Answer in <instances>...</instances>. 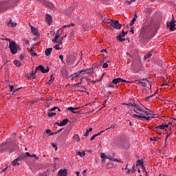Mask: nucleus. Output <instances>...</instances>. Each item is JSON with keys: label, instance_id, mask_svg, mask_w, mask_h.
I'll return each instance as SVG.
<instances>
[{"label": "nucleus", "instance_id": "obj_1", "mask_svg": "<svg viewBox=\"0 0 176 176\" xmlns=\"http://www.w3.org/2000/svg\"><path fill=\"white\" fill-rule=\"evenodd\" d=\"M122 105H126L128 108H133V111L136 114H133L132 117L135 119H138V120H151V119H153V116L149 112L145 111V109H148L145 108V107L140 106L137 104L132 103H123Z\"/></svg>", "mask_w": 176, "mask_h": 176}, {"label": "nucleus", "instance_id": "obj_2", "mask_svg": "<svg viewBox=\"0 0 176 176\" xmlns=\"http://www.w3.org/2000/svg\"><path fill=\"white\" fill-rule=\"evenodd\" d=\"M10 50L12 54H16L17 50H19V45L16 43V41H10L9 44Z\"/></svg>", "mask_w": 176, "mask_h": 176}, {"label": "nucleus", "instance_id": "obj_3", "mask_svg": "<svg viewBox=\"0 0 176 176\" xmlns=\"http://www.w3.org/2000/svg\"><path fill=\"white\" fill-rule=\"evenodd\" d=\"M107 23H109L110 25H111V27H113V28H116V30H120V28H122V25L119 23V21L107 19Z\"/></svg>", "mask_w": 176, "mask_h": 176}, {"label": "nucleus", "instance_id": "obj_4", "mask_svg": "<svg viewBox=\"0 0 176 176\" xmlns=\"http://www.w3.org/2000/svg\"><path fill=\"white\" fill-rule=\"evenodd\" d=\"M168 129V124L166 123H162L161 125H158L154 128V131L158 134H162L161 130H167Z\"/></svg>", "mask_w": 176, "mask_h": 176}, {"label": "nucleus", "instance_id": "obj_5", "mask_svg": "<svg viewBox=\"0 0 176 176\" xmlns=\"http://www.w3.org/2000/svg\"><path fill=\"white\" fill-rule=\"evenodd\" d=\"M13 144L12 142H6L0 145V152H3V151H8V149H12Z\"/></svg>", "mask_w": 176, "mask_h": 176}, {"label": "nucleus", "instance_id": "obj_6", "mask_svg": "<svg viewBox=\"0 0 176 176\" xmlns=\"http://www.w3.org/2000/svg\"><path fill=\"white\" fill-rule=\"evenodd\" d=\"M69 27H71V25H64L63 26L62 29H59L57 32L56 35L55 36V37L54 38V39L52 40V42H56L57 41H58V38H60V36L62 35L63 34V30L65 28H69Z\"/></svg>", "mask_w": 176, "mask_h": 176}, {"label": "nucleus", "instance_id": "obj_7", "mask_svg": "<svg viewBox=\"0 0 176 176\" xmlns=\"http://www.w3.org/2000/svg\"><path fill=\"white\" fill-rule=\"evenodd\" d=\"M175 23H176L175 19H174V16H173L170 23H167V27H168L170 31H175L176 30Z\"/></svg>", "mask_w": 176, "mask_h": 176}, {"label": "nucleus", "instance_id": "obj_8", "mask_svg": "<svg viewBox=\"0 0 176 176\" xmlns=\"http://www.w3.org/2000/svg\"><path fill=\"white\" fill-rule=\"evenodd\" d=\"M38 71H41L43 74H47V72H49V68L45 69V67L39 65L36 68L35 74H36Z\"/></svg>", "mask_w": 176, "mask_h": 176}, {"label": "nucleus", "instance_id": "obj_9", "mask_svg": "<svg viewBox=\"0 0 176 176\" xmlns=\"http://www.w3.org/2000/svg\"><path fill=\"white\" fill-rule=\"evenodd\" d=\"M129 32H124V30H122V33L119 34L118 36V39L120 42H124L126 41V38H124L126 35H127Z\"/></svg>", "mask_w": 176, "mask_h": 176}, {"label": "nucleus", "instance_id": "obj_10", "mask_svg": "<svg viewBox=\"0 0 176 176\" xmlns=\"http://www.w3.org/2000/svg\"><path fill=\"white\" fill-rule=\"evenodd\" d=\"M29 27L31 28V32L35 36H39V33L38 32V30L35 28V27L32 26L31 23H29Z\"/></svg>", "mask_w": 176, "mask_h": 176}, {"label": "nucleus", "instance_id": "obj_11", "mask_svg": "<svg viewBox=\"0 0 176 176\" xmlns=\"http://www.w3.org/2000/svg\"><path fill=\"white\" fill-rule=\"evenodd\" d=\"M68 175V169H60L58 172L57 176H67Z\"/></svg>", "mask_w": 176, "mask_h": 176}, {"label": "nucleus", "instance_id": "obj_12", "mask_svg": "<svg viewBox=\"0 0 176 176\" xmlns=\"http://www.w3.org/2000/svg\"><path fill=\"white\" fill-rule=\"evenodd\" d=\"M120 82H125V83H129V81L124 80L121 78H118L112 80V83H113L114 85H118V83H120Z\"/></svg>", "mask_w": 176, "mask_h": 176}, {"label": "nucleus", "instance_id": "obj_13", "mask_svg": "<svg viewBox=\"0 0 176 176\" xmlns=\"http://www.w3.org/2000/svg\"><path fill=\"white\" fill-rule=\"evenodd\" d=\"M116 142L117 143V144L121 145V146H123V142H124V138L123 136H120L116 140Z\"/></svg>", "mask_w": 176, "mask_h": 176}, {"label": "nucleus", "instance_id": "obj_14", "mask_svg": "<svg viewBox=\"0 0 176 176\" xmlns=\"http://www.w3.org/2000/svg\"><path fill=\"white\" fill-rule=\"evenodd\" d=\"M80 76H82V75L80 74V72H78L71 75V79L72 80H74V79H76V78H80Z\"/></svg>", "mask_w": 176, "mask_h": 176}, {"label": "nucleus", "instance_id": "obj_15", "mask_svg": "<svg viewBox=\"0 0 176 176\" xmlns=\"http://www.w3.org/2000/svg\"><path fill=\"white\" fill-rule=\"evenodd\" d=\"M45 20L48 23L49 25H50V24H52L53 22V19H52V16L50 14L45 15Z\"/></svg>", "mask_w": 176, "mask_h": 176}, {"label": "nucleus", "instance_id": "obj_16", "mask_svg": "<svg viewBox=\"0 0 176 176\" xmlns=\"http://www.w3.org/2000/svg\"><path fill=\"white\" fill-rule=\"evenodd\" d=\"M75 61V58L73 56H69L67 58V63L69 64H72Z\"/></svg>", "mask_w": 176, "mask_h": 176}, {"label": "nucleus", "instance_id": "obj_17", "mask_svg": "<svg viewBox=\"0 0 176 176\" xmlns=\"http://www.w3.org/2000/svg\"><path fill=\"white\" fill-rule=\"evenodd\" d=\"M148 26H144L142 28L140 34H141V35H145V34H148Z\"/></svg>", "mask_w": 176, "mask_h": 176}, {"label": "nucleus", "instance_id": "obj_18", "mask_svg": "<svg viewBox=\"0 0 176 176\" xmlns=\"http://www.w3.org/2000/svg\"><path fill=\"white\" fill-rule=\"evenodd\" d=\"M21 161V157L16 158V160L12 161V166H17V165L20 164Z\"/></svg>", "mask_w": 176, "mask_h": 176}, {"label": "nucleus", "instance_id": "obj_19", "mask_svg": "<svg viewBox=\"0 0 176 176\" xmlns=\"http://www.w3.org/2000/svg\"><path fill=\"white\" fill-rule=\"evenodd\" d=\"M140 85H142V86H143L144 87H146V86L149 85V81L146 80V78H143V80H142Z\"/></svg>", "mask_w": 176, "mask_h": 176}, {"label": "nucleus", "instance_id": "obj_20", "mask_svg": "<svg viewBox=\"0 0 176 176\" xmlns=\"http://www.w3.org/2000/svg\"><path fill=\"white\" fill-rule=\"evenodd\" d=\"M53 50V48H47L45 51V54L46 57H49L50 54H52V51Z\"/></svg>", "mask_w": 176, "mask_h": 176}, {"label": "nucleus", "instance_id": "obj_21", "mask_svg": "<svg viewBox=\"0 0 176 176\" xmlns=\"http://www.w3.org/2000/svg\"><path fill=\"white\" fill-rule=\"evenodd\" d=\"M136 166H141V167H142L143 170H145V166H144V162L141 160H138L136 162Z\"/></svg>", "mask_w": 176, "mask_h": 176}, {"label": "nucleus", "instance_id": "obj_22", "mask_svg": "<svg viewBox=\"0 0 176 176\" xmlns=\"http://www.w3.org/2000/svg\"><path fill=\"white\" fill-rule=\"evenodd\" d=\"M69 120L68 118H66L63 120H62L59 124L58 126H66V124L68 123Z\"/></svg>", "mask_w": 176, "mask_h": 176}, {"label": "nucleus", "instance_id": "obj_23", "mask_svg": "<svg viewBox=\"0 0 176 176\" xmlns=\"http://www.w3.org/2000/svg\"><path fill=\"white\" fill-rule=\"evenodd\" d=\"M6 25H8V27L14 28L16 27V25H17V23L12 22V21H10L9 22H6Z\"/></svg>", "mask_w": 176, "mask_h": 176}, {"label": "nucleus", "instance_id": "obj_24", "mask_svg": "<svg viewBox=\"0 0 176 176\" xmlns=\"http://www.w3.org/2000/svg\"><path fill=\"white\" fill-rule=\"evenodd\" d=\"M5 6H6V3H3V2L0 3V12H3L4 10H6V8H5Z\"/></svg>", "mask_w": 176, "mask_h": 176}, {"label": "nucleus", "instance_id": "obj_25", "mask_svg": "<svg viewBox=\"0 0 176 176\" xmlns=\"http://www.w3.org/2000/svg\"><path fill=\"white\" fill-rule=\"evenodd\" d=\"M86 152H87V151H85L82 152L78 151L76 153L77 156H80V157H83L84 156H86Z\"/></svg>", "mask_w": 176, "mask_h": 176}, {"label": "nucleus", "instance_id": "obj_26", "mask_svg": "<svg viewBox=\"0 0 176 176\" xmlns=\"http://www.w3.org/2000/svg\"><path fill=\"white\" fill-rule=\"evenodd\" d=\"M135 20H137V14H134L133 19L131 20V23H129L130 27H133V25H134V23H135Z\"/></svg>", "mask_w": 176, "mask_h": 176}, {"label": "nucleus", "instance_id": "obj_27", "mask_svg": "<svg viewBox=\"0 0 176 176\" xmlns=\"http://www.w3.org/2000/svg\"><path fill=\"white\" fill-rule=\"evenodd\" d=\"M73 140H74V141H76V142H80V138L79 137V135H78V134H75L73 136Z\"/></svg>", "mask_w": 176, "mask_h": 176}, {"label": "nucleus", "instance_id": "obj_28", "mask_svg": "<svg viewBox=\"0 0 176 176\" xmlns=\"http://www.w3.org/2000/svg\"><path fill=\"white\" fill-rule=\"evenodd\" d=\"M104 131H101L99 133L93 135V136L90 138V141H93L94 140H96V137H98V135L102 134Z\"/></svg>", "mask_w": 176, "mask_h": 176}, {"label": "nucleus", "instance_id": "obj_29", "mask_svg": "<svg viewBox=\"0 0 176 176\" xmlns=\"http://www.w3.org/2000/svg\"><path fill=\"white\" fill-rule=\"evenodd\" d=\"M78 109H79V108H78V107H71L67 108V110L71 111L72 112V113H76V111H76Z\"/></svg>", "mask_w": 176, "mask_h": 176}, {"label": "nucleus", "instance_id": "obj_30", "mask_svg": "<svg viewBox=\"0 0 176 176\" xmlns=\"http://www.w3.org/2000/svg\"><path fill=\"white\" fill-rule=\"evenodd\" d=\"M86 71L87 75H93L94 74V69L93 68L87 69Z\"/></svg>", "mask_w": 176, "mask_h": 176}, {"label": "nucleus", "instance_id": "obj_31", "mask_svg": "<svg viewBox=\"0 0 176 176\" xmlns=\"http://www.w3.org/2000/svg\"><path fill=\"white\" fill-rule=\"evenodd\" d=\"M63 39H64V37L61 36L60 37L59 40H56V41H52L53 43H58V45H63Z\"/></svg>", "mask_w": 176, "mask_h": 176}, {"label": "nucleus", "instance_id": "obj_32", "mask_svg": "<svg viewBox=\"0 0 176 176\" xmlns=\"http://www.w3.org/2000/svg\"><path fill=\"white\" fill-rule=\"evenodd\" d=\"M93 131V128H89V129L87 130L85 133L84 134L85 137H89V134Z\"/></svg>", "mask_w": 176, "mask_h": 176}, {"label": "nucleus", "instance_id": "obj_33", "mask_svg": "<svg viewBox=\"0 0 176 176\" xmlns=\"http://www.w3.org/2000/svg\"><path fill=\"white\" fill-rule=\"evenodd\" d=\"M14 64L16 65V67H21V62L18 60H14Z\"/></svg>", "mask_w": 176, "mask_h": 176}, {"label": "nucleus", "instance_id": "obj_34", "mask_svg": "<svg viewBox=\"0 0 176 176\" xmlns=\"http://www.w3.org/2000/svg\"><path fill=\"white\" fill-rule=\"evenodd\" d=\"M30 54L33 56L35 57L36 56V53H35V51L34 50V47H32L30 49Z\"/></svg>", "mask_w": 176, "mask_h": 176}, {"label": "nucleus", "instance_id": "obj_35", "mask_svg": "<svg viewBox=\"0 0 176 176\" xmlns=\"http://www.w3.org/2000/svg\"><path fill=\"white\" fill-rule=\"evenodd\" d=\"M10 91H13V93H16V91H17V90H19V89H14V87L13 85H10Z\"/></svg>", "mask_w": 176, "mask_h": 176}, {"label": "nucleus", "instance_id": "obj_36", "mask_svg": "<svg viewBox=\"0 0 176 176\" xmlns=\"http://www.w3.org/2000/svg\"><path fill=\"white\" fill-rule=\"evenodd\" d=\"M36 73H35V70H34V73H32L29 74V78H30V79H35V74Z\"/></svg>", "mask_w": 176, "mask_h": 176}, {"label": "nucleus", "instance_id": "obj_37", "mask_svg": "<svg viewBox=\"0 0 176 176\" xmlns=\"http://www.w3.org/2000/svg\"><path fill=\"white\" fill-rule=\"evenodd\" d=\"M79 72H80V74L81 76H82V75H85V74H87V70L86 69H82V70L79 71Z\"/></svg>", "mask_w": 176, "mask_h": 176}, {"label": "nucleus", "instance_id": "obj_38", "mask_svg": "<svg viewBox=\"0 0 176 176\" xmlns=\"http://www.w3.org/2000/svg\"><path fill=\"white\" fill-rule=\"evenodd\" d=\"M152 57V52H149L148 54H146L145 58H151Z\"/></svg>", "mask_w": 176, "mask_h": 176}, {"label": "nucleus", "instance_id": "obj_39", "mask_svg": "<svg viewBox=\"0 0 176 176\" xmlns=\"http://www.w3.org/2000/svg\"><path fill=\"white\" fill-rule=\"evenodd\" d=\"M151 141H155V142H157V141H160V138H156V137H154L153 138H151Z\"/></svg>", "mask_w": 176, "mask_h": 176}, {"label": "nucleus", "instance_id": "obj_40", "mask_svg": "<svg viewBox=\"0 0 176 176\" xmlns=\"http://www.w3.org/2000/svg\"><path fill=\"white\" fill-rule=\"evenodd\" d=\"M100 157L102 158V159H107V155H105V153H101L100 154Z\"/></svg>", "mask_w": 176, "mask_h": 176}, {"label": "nucleus", "instance_id": "obj_41", "mask_svg": "<svg viewBox=\"0 0 176 176\" xmlns=\"http://www.w3.org/2000/svg\"><path fill=\"white\" fill-rule=\"evenodd\" d=\"M56 115H57V113H48L49 118H52V116H56Z\"/></svg>", "mask_w": 176, "mask_h": 176}, {"label": "nucleus", "instance_id": "obj_42", "mask_svg": "<svg viewBox=\"0 0 176 176\" xmlns=\"http://www.w3.org/2000/svg\"><path fill=\"white\" fill-rule=\"evenodd\" d=\"M113 162H118V163H122V160L120 158H114Z\"/></svg>", "mask_w": 176, "mask_h": 176}, {"label": "nucleus", "instance_id": "obj_43", "mask_svg": "<svg viewBox=\"0 0 176 176\" xmlns=\"http://www.w3.org/2000/svg\"><path fill=\"white\" fill-rule=\"evenodd\" d=\"M54 49L56 50H60L61 48L60 47V45H56L54 46Z\"/></svg>", "mask_w": 176, "mask_h": 176}, {"label": "nucleus", "instance_id": "obj_44", "mask_svg": "<svg viewBox=\"0 0 176 176\" xmlns=\"http://www.w3.org/2000/svg\"><path fill=\"white\" fill-rule=\"evenodd\" d=\"M52 133V131L50 129H47L46 130V133L47 134H50V135H54V133Z\"/></svg>", "mask_w": 176, "mask_h": 176}, {"label": "nucleus", "instance_id": "obj_45", "mask_svg": "<svg viewBox=\"0 0 176 176\" xmlns=\"http://www.w3.org/2000/svg\"><path fill=\"white\" fill-rule=\"evenodd\" d=\"M30 157H35L37 160L39 159V157H36V155L35 154L30 155Z\"/></svg>", "mask_w": 176, "mask_h": 176}, {"label": "nucleus", "instance_id": "obj_46", "mask_svg": "<svg viewBox=\"0 0 176 176\" xmlns=\"http://www.w3.org/2000/svg\"><path fill=\"white\" fill-rule=\"evenodd\" d=\"M59 58H60V60H61L62 63L64 62V56L63 55H60Z\"/></svg>", "mask_w": 176, "mask_h": 176}, {"label": "nucleus", "instance_id": "obj_47", "mask_svg": "<svg viewBox=\"0 0 176 176\" xmlns=\"http://www.w3.org/2000/svg\"><path fill=\"white\" fill-rule=\"evenodd\" d=\"M142 80H143V79H141L140 80H136L135 82H138V83H137L138 85H141V83H142Z\"/></svg>", "mask_w": 176, "mask_h": 176}, {"label": "nucleus", "instance_id": "obj_48", "mask_svg": "<svg viewBox=\"0 0 176 176\" xmlns=\"http://www.w3.org/2000/svg\"><path fill=\"white\" fill-rule=\"evenodd\" d=\"M102 68H108V63H105L102 65Z\"/></svg>", "mask_w": 176, "mask_h": 176}, {"label": "nucleus", "instance_id": "obj_49", "mask_svg": "<svg viewBox=\"0 0 176 176\" xmlns=\"http://www.w3.org/2000/svg\"><path fill=\"white\" fill-rule=\"evenodd\" d=\"M55 109H58V111L60 112V109H58V107H53L52 109H51V111H55Z\"/></svg>", "mask_w": 176, "mask_h": 176}, {"label": "nucleus", "instance_id": "obj_50", "mask_svg": "<svg viewBox=\"0 0 176 176\" xmlns=\"http://www.w3.org/2000/svg\"><path fill=\"white\" fill-rule=\"evenodd\" d=\"M69 39H74V34L71 33L70 36H69Z\"/></svg>", "mask_w": 176, "mask_h": 176}, {"label": "nucleus", "instance_id": "obj_51", "mask_svg": "<svg viewBox=\"0 0 176 176\" xmlns=\"http://www.w3.org/2000/svg\"><path fill=\"white\" fill-rule=\"evenodd\" d=\"M52 146L53 148H55V151H57V146H56V144H52Z\"/></svg>", "mask_w": 176, "mask_h": 176}, {"label": "nucleus", "instance_id": "obj_52", "mask_svg": "<svg viewBox=\"0 0 176 176\" xmlns=\"http://www.w3.org/2000/svg\"><path fill=\"white\" fill-rule=\"evenodd\" d=\"M131 2H135V0H130L129 1H126V3L130 4V3H131Z\"/></svg>", "mask_w": 176, "mask_h": 176}, {"label": "nucleus", "instance_id": "obj_53", "mask_svg": "<svg viewBox=\"0 0 176 176\" xmlns=\"http://www.w3.org/2000/svg\"><path fill=\"white\" fill-rule=\"evenodd\" d=\"M107 159H108L109 160H111V162H113V160H114V158L111 157H107Z\"/></svg>", "mask_w": 176, "mask_h": 176}, {"label": "nucleus", "instance_id": "obj_54", "mask_svg": "<svg viewBox=\"0 0 176 176\" xmlns=\"http://www.w3.org/2000/svg\"><path fill=\"white\" fill-rule=\"evenodd\" d=\"M25 45H30V41L25 40Z\"/></svg>", "mask_w": 176, "mask_h": 176}, {"label": "nucleus", "instance_id": "obj_55", "mask_svg": "<svg viewBox=\"0 0 176 176\" xmlns=\"http://www.w3.org/2000/svg\"><path fill=\"white\" fill-rule=\"evenodd\" d=\"M53 83V80L50 79L49 81H48V85H52Z\"/></svg>", "mask_w": 176, "mask_h": 176}, {"label": "nucleus", "instance_id": "obj_56", "mask_svg": "<svg viewBox=\"0 0 176 176\" xmlns=\"http://www.w3.org/2000/svg\"><path fill=\"white\" fill-rule=\"evenodd\" d=\"M86 173H87V170H83V176H86Z\"/></svg>", "mask_w": 176, "mask_h": 176}, {"label": "nucleus", "instance_id": "obj_57", "mask_svg": "<svg viewBox=\"0 0 176 176\" xmlns=\"http://www.w3.org/2000/svg\"><path fill=\"white\" fill-rule=\"evenodd\" d=\"M168 137H170V134L166 135V139H165V142H167V138H168Z\"/></svg>", "mask_w": 176, "mask_h": 176}, {"label": "nucleus", "instance_id": "obj_58", "mask_svg": "<svg viewBox=\"0 0 176 176\" xmlns=\"http://www.w3.org/2000/svg\"><path fill=\"white\" fill-rule=\"evenodd\" d=\"M130 32H131L132 34H134V28H131Z\"/></svg>", "mask_w": 176, "mask_h": 176}, {"label": "nucleus", "instance_id": "obj_59", "mask_svg": "<svg viewBox=\"0 0 176 176\" xmlns=\"http://www.w3.org/2000/svg\"><path fill=\"white\" fill-rule=\"evenodd\" d=\"M25 155L31 157V154H30V153H25Z\"/></svg>", "mask_w": 176, "mask_h": 176}, {"label": "nucleus", "instance_id": "obj_60", "mask_svg": "<svg viewBox=\"0 0 176 176\" xmlns=\"http://www.w3.org/2000/svg\"><path fill=\"white\" fill-rule=\"evenodd\" d=\"M61 131H63V129H59L55 134H58V133H61Z\"/></svg>", "mask_w": 176, "mask_h": 176}, {"label": "nucleus", "instance_id": "obj_61", "mask_svg": "<svg viewBox=\"0 0 176 176\" xmlns=\"http://www.w3.org/2000/svg\"><path fill=\"white\" fill-rule=\"evenodd\" d=\"M87 82H88V83H90V82H91V79H90V78H87Z\"/></svg>", "mask_w": 176, "mask_h": 176}, {"label": "nucleus", "instance_id": "obj_62", "mask_svg": "<svg viewBox=\"0 0 176 176\" xmlns=\"http://www.w3.org/2000/svg\"><path fill=\"white\" fill-rule=\"evenodd\" d=\"M76 175H77V176H79V175H80V172H79V171H76Z\"/></svg>", "mask_w": 176, "mask_h": 176}, {"label": "nucleus", "instance_id": "obj_63", "mask_svg": "<svg viewBox=\"0 0 176 176\" xmlns=\"http://www.w3.org/2000/svg\"><path fill=\"white\" fill-rule=\"evenodd\" d=\"M6 170H8V166H6V168H4L3 169V171H6Z\"/></svg>", "mask_w": 176, "mask_h": 176}, {"label": "nucleus", "instance_id": "obj_64", "mask_svg": "<svg viewBox=\"0 0 176 176\" xmlns=\"http://www.w3.org/2000/svg\"><path fill=\"white\" fill-rule=\"evenodd\" d=\"M50 79H52V80H54V76H53V75H52Z\"/></svg>", "mask_w": 176, "mask_h": 176}]
</instances>
